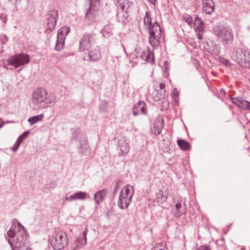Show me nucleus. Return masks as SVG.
Returning <instances> with one entry per match:
<instances>
[{
  "instance_id": "obj_47",
  "label": "nucleus",
  "mask_w": 250,
  "mask_h": 250,
  "mask_svg": "<svg viewBox=\"0 0 250 250\" xmlns=\"http://www.w3.org/2000/svg\"><path fill=\"white\" fill-rule=\"evenodd\" d=\"M200 21H202L200 18H198V17H196L195 18V20H194V21H199V22H200Z\"/></svg>"
},
{
  "instance_id": "obj_13",
  "label": "nucleus",
  "mask_w": 250,
  "mask_h": 250,
  "mask_svg": "<svg viewBox=\"0 0 250 250\" xmlns=\"http://www.w3.org/2000/svg\"><path fill=\"white\" fill-rule=\"evenodd\" d=\"M146 105L145 102L139 101L134 105L132 111V114L134 116L146 114Z\"/></svg>"
},
{
  "instance_id": "obj_33",
  "label": "nucleus",
  "mask_w": 250,
  "mask_h": 250,
  "mask_svg": "<svg viewBox=\"0 0 250 250\" xmlns=\"http://www.w3.org/2000/svg\"><path fill=\"white\" fill-rule=\"evenodd\" d=\"M204 30V22L202 21H200V22L198 23V25L195 27V31L196 33H203Z\"/></svg>"
},
{
  "instance_id": "obj_14",
  "label": "nucleus",
  "mask_w": 250,
  "mask_h": 250,
  "mask_svg": "<svg viewBox=\"0 0 250 250\" xmlns=\"http://www.w3.org/2000/svg\"><path fill=\"white\" fill-rule=\"evenodd\" d=\"M101 52L99 49L97 47L94 49L89 50L87 54H85L83 59L85 61H96L101 58Z\"/></svg>"
},
{
  "instance_id": "obj_3",
  "label": "nucleus",
  "mask_w": 250,
  "mask_h": 250,
  "mask_svg": "<svg viewBox=\"0 0 250 250\" xmlns=\"http://www.w3.org/2000/svg\"><path fill=\"white\" fill-rule=\"evenodd\" d=\"M49 241L55 250H60L67 245L68 240L66 234L61 231H58Z\"/></svg>"
},
{
  "instance_id": "obj_38",
  "label": "nucleus",
  "mask_w": 250,
  "mask_h": 250,
  "mask_svg": "<svg viewBox=\"0 0 250 250\" xmlns=\"http://www.w3.org/2000/svg\"><path fill=\"white\" fill-rule=\"evenodd\" d=\"M123 184V182L121 180H118L116 181V185L114 188L113 194L114 195L116 194L118 189L120 188V186Z\"/></svg>"
},
{
  "instance_id": "obj_6",
  "label": "nucleus",
  "mask_w": 250,
  "mask_h": 250,
  "mask_svg": "<svg viewBox=\"0 0 250 250\" xmlns=\"http://www.w3.org/2000/svg\"><path fill=\"white\" fill-rule=\"evenodd\" d=\"M58 12L56 9L50 10L46 14V33H49L54 30L57 21L58 19Z\"/></svg>"
},
{
  "instance_id": "obj_54",
  "label": "nucleus",
  "mask_w": 250,
  "mask_h": 250,
  "mask_svg": "<svg viewBox=\"0 0 250 250\" xmlns=\"http://www.w3.org/2000/svg\"><path fill=\"white\" fill-rule=\"evenodd\" d=\"M4 67L6 69H8V67H6L5 66H4Z\"/></svg>"
},
{
  "instance_id": "obj_4",
  "label": "nucleus",
  "mask_w": 250,
  "mask_h": 250,
  "mask_svg": "<svg viewBox=\"0 0 250 250\" xmlns=\"http://www.w3.org/2000/svg\"><path fill=\"white\" fill-rule=\"evenodd\" d=\"M30 61V59L29 56L23 53H19L12 56L7 60L8 64L14 66L15 68H17L20 66L27 64L29 63Z\"/></svg>"
},
{
  "instance_id": "obj_40",
  "label": "nucleus",
  "mask_w": 250,
  "mask_h": 250,
  "mask_svg": "<svg viewBox=\"0 0 250 250\" xmlns=\"http://www.w3.org/2000/svg\"><path fill=\"white\" fill-rule=\"evenodd\" d=\"M148 55H149V54H147V51H144L142 52V53L141 54V58L142 60H146L148 57Z\"/></svg>"
},
{
  "instance_id": "obj_27",
  "label": "nucleus",
  "mask_w": 250,
  "mask_h": 250,
  "mask_svg": "<svg viewBox=\"0 0 250 250\" xmlns=\"http://www.w3.org/2000/svg\"><path fill=\"white\" fill-rule=\"evenodd\" d=\"M43 117V114L37 115L36 116L29 118L28 119V122L31 125H32L37 123L38 122L42 120Z\"/></svg>"
},
{
  "instance_id": "obj_44",
  "label": "nucleus",
  "mask_w": 250,
  "mask_h": 250,
  "mask_svg": "<svg viewBox=\"0 0 250 250\" xmlns=\"http://www.w3.org/2000/svg\"><path fill=\"white\" fill-rule=\"evenodd\" d=\"M21 0H9L12 4L16 5L18 2H21Z\"/></svg>"
},
{
  "instance_id": "obj_25",
  "label": "nucleus",
  "mask_w": 250,
  "mask_h": 250,
  "mask_svg": "<svg viewBox=\"0 0 250 250\" xmlns=\"http://www.w3.org/2000/svg\"><path fill=\"white\" fill-rule=\"evenodd\" d=\"M70 32V28L68 26H64L62 28H61L58 32L57 34V37H62V38H65V37L66 35L69 33Z\"/></svg>"
},
{
  "instance_id": "obj_20",
  "label": "nucleus",
  "mask_w": 250,
  "mask_h": 250,
  "mask_svg": "<svg viewBox=\"0 0 250 250\" xmlns=\"http://www.w3.org/2000/svg\"><path fill=\"white\" fill-rule=\"evenodd\" d=\"M165 90L155 89L152 92L151 95L155 101H159L164 98Z\"/></svg>"
},
{
  "instance_id": "obj_9",
  "label": "nucleus",
  "mask_w": 250,
  "mask_h": 250,
  "mask_svg": "<svg viewBox=\"0 0 250 250\" xmlns=\"http://www.w3.org/2000/svg\"><path fill=\"white\" fill-rule=\"evenodd\" d=\"M47 94L45 90L42 88L37 89L33 94V102L36 104L44 102L47 100Z\"/></svg>"
},
{
  "instance_id": "obj_48",
  "label": "nucleus",
  "mask_w": 250,
  "mask_h": 250,
  "mask_svg": "<svg viewBox=\"0 0 250 250\" xmlns=\"http://www.w3.org/2000/svg\"><path fill=\"white\" fill-rule=\"evenodd\" d=\"M3 124L2 121L0 119V128L3 125Z\"/></svg>"
},
{
  "instance_id": "obj_21",
  "label": "nucleus",
  "mask_w": 250,
  "mask_h": 250,
  "mask_svg": "<svg viewBox=\"0 0 250 250\" xmlns=\"http://www.w3.org/2000/svg\"><path fill=\"white\" fill-rule=\"evenodd\" d=\"M168 193L166 191L160 190L156 194L157 201L159 204H163L166 202L167 199Z\"/></svg>"
},
{
  "instance_id": "obj_26",
  "label": "nucleus",
  "mask_w": 250,
  "mask_h": 250,
  "mask_svg": "<svg viewBox=\"0 0 250 250\" xmlns=\"http://www.w3.org/2000/svg\"><path fill=\"white\" fill-rule=\"evenodd\" d=\"M64 38L57 37V41L56 43L55 49L57 51H60L62 49L64 44Z\"/></svg>"
},
{
  "instance_id": "obj_18",
  "label": "nucleus",
  "mask_w": 250,
  "mask_h": 250,
  "mask_svg": "<svg viewBox=\"0 0 250 250\" xmlns=\"http://www.w3.org/2000/svg\"><path fill=\"white\" fill-rule=\"evenodd\" d=\"M80 137V151L82 154H85V149L87 148V139L83 134H79Z\"/></svg>"
},
{
  "instance_id": "obj_36",
  "label": "nucleus",
  "mask_w": 250,
  "mask_h": 250,
  "mask_svg": "<svg viewBox=\"0 0 250 250\" xmlns=\"http://www.w3.org/2000/svg\"><path fill=\"white\" fill-rule=\"evenodd\" d=\"M29 133L30 132L29 131L24 132L22 134L20 135L17 140L21 143L24 139L27 137Z\"/></svg>"
},
{
  "instance_id": "obj_50",
  "label": "nucleus",
  "mask_w": 250,
  "mask_h": 250,
  "mask_svg": "<svg viewBox=\"0 0 250 250\" xmlns=\"http://www.w3.org/2000/svg\"><path fill=\"white\" fill-rule=\"evenodd\" d=\"M221 93H223L224 95H226V92L224 89H221Z\"/></svg>"
},
{
  "instance_id": "obj_46",
  "label": "nucleus",
  "mask_w": 250,
  "mask_h": 250,
  "mask_svg": "<svg viewBox=\"0 0 250 250\" xmlns=\"http://www.w3.org/2000/svg\"><path fill=\"white\" fill-rule=\"evenodd\" d=\"M198 38L200 40L202 39L203 33H197Z\"/></svg>"
},
{
  "instance_id": "obj_1",
  "label": "nucleus",
  "mask_w": 250,
  "mask_h": 250,
  "mask_svg": "<svg viewBox=\"0 0 250 250\" xmlns=\"http://www.w3.org/2000/svg\"><path fill=\"white\" fill-rule=\"evenodd\" d=\"M8 243L13 250H20L24 246L28 237L24 227L18 221L17 226L12 222V226L7 233Z\"/></svg>"
},
{
  "instance_id": "obj_52",
  "label": "nucleus",
  "mask_w": 250,
  "mask_h": 250,
  "mask_svg": "<svg viewBox=\"0 0 250 250\" xmlns=\"http://www.w3.org/2000/svg\"><path fill=\"white\" fill-rule=\"evenodd\" d=\"M46 188L48 189V185L45 186V188H44V190H45Z\"/></svg>"
},
{
  "instance_id": "obj_28",
  "label": "nucleus",
  "mask_w": 250,
  "mask_h": 250,
  "mask_svg": "<svg viewBox=\"0 0 250 250\" xmlns=\"http://www.w3.org/2000/svg\"><path fill=\"white\" fill-rule=\"evenodd\" d=\"M177 144L179 147L183 150H187L189 147L188 143L184 140H178Z\"/></svg>"
},
{
  "instance_id": "obj_8",
  "label": "nucleus",
  "mask_w": 250,
  "mask_h": 250,
  "mask_svg": "<svg viewBox=\"0 0 250 250\" xmlns=\"http://www.w3.org/2000/svg\"><path fill=\"white\" fill-rule=\"evenodd\" d=\"M117 140L120 155L126 154L130 149L129 141L125 136L121 135L117 137Z\"/></svg>"
},
{
  "instance_id": "obj_39",
  "label": "nucleus",
  "mask_w": 250,
  "mask_h": 250,
  "mask_svg": "<svg viewBox=\"0 0 250 250\" xmlns=\"http://www.w3.org/2000/svg\"><path fill=\"white\" fill-rule=\"evenodd\" d=\"M21 143L19 142L18 140L16 141V143L11 148V150L13 151H16L18 149V148Z\"/></svg>"
},
{
  "instance_id": "obj_22",
  "label": "nucleus",
  "mask_w": 250,
  "mask_h": 250,
  "mask_svg": "<svg viewBox=\"0 0 250 250\" xmlns=\"http://www.w3.org/2000/svg\"><path fill=\"white\" fill-rule=\"evenodd\" d=\"M115 3L117 4V6H118V4H119V6L120 7L123 12L125 11V13H127L129 5L126 0H117L115 1Z\"/></svg>"
},
{
  "instance_id": "obj_45",
  "label": "nucleus",
  "mask_w": 250,
  "mask_h": 250,
  "mask_svg": "<svg viewBox=\"0 0 250 250\" xmlns=\"http://www.w3.org/2000/svg\"><path fill=\"white\" fill-rule=\"evenodd\" d=\"M165 84L160 83V84L159 85V87L157 89H161V90H165Z\"/></svg>"
},
{
  "instance_id": "obj_49",
  "label": "nucleus",
  "mask_w": 250,
  "mask_h": 250,
  "mask_svg": "<svg viewBox=\"0 0 250 250\" xmlns=\"http://www.w3.org/2000/svg\"><path fill=\"white\" fill-rule=\"evenodd\" d=\"M149 1L153 4H154L156 2V0H149Z\"/></svg>"
},
{
  "instance_id": "obj_41",
  "label": "nucleus",
  "mask_w": 250,
  "mask_h": 250,
  "mask_svg": "<svg viewBox=\"0 0 250 250\" xmlns=\"http://www.w3.org/2000/svg\"><path fill=\"white\" fill-rule=\"evenodd\" d=\"M197 250H211L208 246H201Z\"/></svg>"
},
{
  "instance_id": "obj_12",
  "label": "nucleus",
  "mask_w": 250,
  "mask_h": 250,
  "mask_svg": "<svg viewBox=\"0 0 250 250\" xmlns=\"http://www.w3.org/2000/svg\"><path fill=\"white\" fill-rule=\"evenodd\" d=\"M132 198L127 195H125L123 191H120V194L118 201V206L120 208L127 209L131 202Z\"/></svg>"
},
{
  "instance_id": "obj_16",
  "label": "nucleus",
  "mask_w": 250,
  "mask_h": 250,
  "mask_svg": "<svg viewBox=\"0 0 250 250\" xmlns=\"http://www.w3.org/2000/svg\"><path fill=\"white\" fill-rule=\"evenodd\" d=\"M87 198L86 193L83 191H78L71 195L69 197H66V201H71L75 200H85Z\"/></svg>"
},
{
  "instance_id": "obj_30",
  "label": "nucleus",
  "mask_w": 250,
  "mask_h": 250,
  "mask_svg": "<svg viewBox=\"0 0 250 250\" xmlns=\"http://www.w3.org/2000/svg\"><path fill=\"white\" fill-rule=\"evenodd\" d=\"M166 246L167 244L165 242L157 243L154 245L151 250H167Z\"/></svg>"
},
{
  "instance_id": "obj_15",
  "label": "nucleus",
  "mask_w": 250,
  "mask_h": 250,
  "mask_svg": "<svg viewBox=\"0 0 250 250\" xmlns=\"http://www.w3.org/2000/svg\"><path fill=\"white\" fill-rule=\"evenodd\" d=\"M203 10L207 14H211L214 10V3L212 0H202Z\"/></svg>"
},
{
  "instance_id": "obj_2",
  "label": "nucleus",
  "mask_w": 250,
  "mask_h": 250,
  "mask_svg": "<svg viewBox=\"0 0 250 250\" xmlns=\"http://www.w3.org/2000/svg\"><path fill=\"white\" fill-rule=\"evenodd\" d=\"M213 34L219 38L225 46L232 43L234 34L232 28L227 25H216L213 28Z\"/></svg>"
},
{
  "instance_id": "obj_32",
  "label": "nucleus",
  "mask_w": 250,
  "mask_h": 250,
  "mask_svg": "<svg viewBox=\"0 0 250 250\" xmlns=\"http://www.w3.org/2000/svg\"><path fill=\"white\" fill-rule=\"evenodd\" d=\"M182 207L181 204L177 203L175 205L176 211L174 212V216L178 218L181 216L182 212L180 211V209Z\"/></svg>"
},
{
  "instance_id": "obj_53",
  "label": "nucleus",
  "mask_w": 250,
  "mask_h": 250,
  "mask_svg": "<svg viewBox=\"0 0 250 250\" xmlns=\"http://www.w3.org/2000/svg\"><path fill=\"white\" fill-rule=\"evenodd\" d=\"M26 250H32V249L30 248H27Z\"/></svg>"
},
{
  "instance_id": "obj_43",
  "label": "nucleus",
  "mask_w": 250,
  "mask_h": 250,
  "mask_svg": "<svg viewBox=\"0 0 250 250\" xmlns=\"http://www.w3.org/2000/svg\"><path fill=\"white\" fill-rule=\"evenodd\" d=\"M243 109L249 110L250 111V102L247 101V103L245 104V107Z\"/></svg>"
},
{
  "instance_id": "obj_7",
  "label": "nucleus",
  "mask_w": 250,
  "mask_h": 250,
  "mask_svg": "<svg viewBox=\"0 0 250 250\" xmlns=\"http://www.w3.org/2000/svg\"><path fill=\"white\" fill-rule=\"evenodd\" d=\"M236 60L242 66L250 68V52L238 48L236 51Z\"/></svg>"
},
{
  "instance_id": "obj_42",
  "label": "nucleus",
  "mask_w": 250,
  "mask_h": 250,
  "mask_svg": "<svg viewBox=\"0 0 250 250\" xmlns=\"http://www.w3.org/2000/svg\"><path fill=\"white\" fill-rule=\"evenodd\" d=\"M159 27L160 26L159 23L157 21H156L154 22L152 24H151L149 28H156L158 29Z\"/></svg>"
},
{
  "instance_id": "obj_24",
  "label": "nucleus",
  "mask_w": 250,
  "mask_h": 250,
  "mask_svg": "<svg viewBox=\"0 0 250 250\" xmlns=\"http://www.w3.org/2000/svg\"><path fill=\"white\" fill-rule=\"evenodd\" d=\"M231 100L234 104L242 109H244L245 104L247 103V101L243 100L241 98H231Z\"/></svg>"
},
{
  "instance_id": "obj_34",
  "label": "nucleus",
  "mask_w": 250,
  "mask_h": 250,
  "mask_svg": "<svg viewBox=\"0 0 250 250\" xmlns=\"http://www.w3.org/2000/svg\"><path fill=\"white\" fill-rule=\"evenodd\" d=\"M210 49V52L216 55L219 54L220 52V47L218 44H213L212 46V49Z\"/></svg>"
},
{
  "instance_id": "obj_51",
  "label": "nucleus",
  "mask_w": 250,
  "mask_h": 250,
  "mask_svg": "<svg viewBox=\"0 0 250 250\" xmlns=\"http://www.w3.org/2000/svg\"><path fill=\"white\" fill-rule=\"evenodd\" d=\"M173 93H174V95H175V96H178V92L176 91V92H174L173 91Z\"/></svg>"
},
{
  "instance_id": "obj_17",
  "label": "nucleus",
  "mask_w": 250,
  "mask_h": 250,
  "mask_svg": "<svg viewBox=\"0 0 250 250\" xmlns=\"http://www.w3.org/2000/svg\"><path fill=\"white\" fill-rule=\"evenodd\" d=\"M107 192L105 189L97 191L94 196V199L97 205H99L104 200Z\"/></svg>"
},
{
  "instance_id": "obj_31",
  "label": "nucleus",
  "mask_w": 250,
  "mask_h": 250,
  "mask_svg": "<svg viewBox=\"0 0 250 250\" xmlns=\"http://www.w3.org/2000/svg\"><path fill=\"white\" fill-rule=\"evenodd\" d=\"M147 54H149V55H148V57L146 59V61L147 62H150L151 64H153V63L154 62V56L153 54V52L150 49H147Z\"/></svg>"
},
{
  "instance_id": "obj_29",
  "label": "nucleus",
  "mask_w": 250,
  "mask_h": 250,
  "mask_svg": "<svg viewBox=\"0 0 250 250\" xmlns=\"http://www.w3.org/2000/svg\"><path fill=\"white\" fill-rule=\"evenodd\" d=\"M87 229H85L82 234V237H80L77 238V241L78 243L81 245L83 246L86 243V233H87Z\"/></svg>"
},
{
  "instance_id": "obj_10",
  "label": "nucleus",
  "mask_w": 250,
  "mask_h": 250,
  "mask_svg": "<svg viewBox=\"0 0 250 250\" xmlns=\"http://www.w3.org/2000/svg\"><path fill=\"white\" fill-rule=\"evenodd\" d=\"M149 42L151 46H154L159 42V39L161 37V28H149Z\"/></svg>"
},
{
  "instance_id": "obj_37",
  "label": "nucleus",
  "mask_w": 250,
  "mask_h": 250,
  "mask_svg": "<svg viewBox=\"0 0 250 250\" xmlns=\"http://www.w3.org/2000/svg\"><path fill=\"white\" fill-rule=\"evenodd\" d=\"M183 19L184 21H185L186 22H187L188 24H190L192 21V17L188 14H184L183 16Z\"/></svg>"
},
{
  "instance_id": "obj_23",
  "label": "nucleus",
  "mask_w": 250,
  "mask_h": 250,
  "mask_svg": "<svg viewBox=\"0 0 250 250\" xmlns=\"http://www.w3.org/2000/svg\"><path fill=\"white\" fill-rule=\"evenodd\" d=\"M121 191H123V193L125 195H127L129 197L132 198V196L134 193V187L130 185H127L126 186L124 187Z\"/></svg>"
},
{
  "instance_id": "obj_35",
  "label": "nucleus",
  "mask_w": 250,
  "mask_h": 250,
  "mask_svg": "<svg viewBox=\"0 0 250 250\" xmlns=\"http://www.w3.org/2000/svg\"><path fill=\"white\" fill-rule=\"evenodd\" d=\"M144 22L145 25H149L150 26L151 24V18L149 16L147 12H146V15L144 19Z\"/></svg>"
},
{
  "instance_id": "obj_19",
  "label": "nucleus",
  "mask_w": 250,
  "mask_h": 250,
  "mask_svg": "<svg viewBox=\"0 0 250 250\" xmlns=\"http://www.w3.org/2000/svg\"><path fill=\"white\" fill-rule=\"evenodd\" d=\"M163 126V120H160L159 119L155 120L153 127V131H154V134L156 135L159 134L162 130Z\"/></svg>"
},
{
  "instance_id": "obj_11",
  "label": "nucleus",
  "mask_w": 250,
  "mask_h": 250,
  "mask_svg": "<svg viewBox=\"0 0 250 250\" xmlns=\"http://www.w3.org/2000/svg\"><path fill=\"white\" fill-rule=\"evenodd\" d=\"M89 9L85 16V18L87 19L93 18L95 16V12L98 10L100 6V0H89Z\"/></svg>"
},
{
  "instance_id": "obj_5",
  "label": "nucleus",
  "mask_w": 250,
  "mask_h": 250,
  "mask_svg": "<svg viewBox=\"0 0 250 250\" xmlns=\"http://www.w3.org/2000/svg\"><path fill=\"white\" fill-rule=\"evenodd\" d=\"M96 35L93 33H85L81 38L79 42V50L84 51L89 50L96 42Z\"/></svg>"
}]
</instances>
